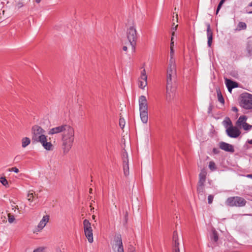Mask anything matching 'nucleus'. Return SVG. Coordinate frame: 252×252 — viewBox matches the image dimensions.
<instances>
[{"mask_svg": "<svg viewBox=\"0 0 252 252\" xmlns=\"http://www.w3.org/2000/svg\"><path fill=\"white\" fill-rule=\"evenodd\" d=\"M224 252H234L233 251H225Z\"/></svg>", "mask_w": 252, "mask_h": 252, "instance_id": "60", "label": "nucleus"}, {"mask_svg": "<svg viewBox=\"0 0 252 252\" xmlns=\"http://www.w3.org/2000/svg\"><path fill=\"white\" fill-rule=\"evenodd\" d=\"M226 133L229 137L234 138H237L241 134L239 128L234 126H229V128L226 129Z\"/></svg>", "mask_w": 252, "mask_h": 252, "instance_id": "10", "label": "nucleus"}, {"mask_svg": "<svg viewBox=\"0 0 252 252\" xmlns=\"http://www.w3.org/2000/svg\"><path fill=\"white\" fill-rule=\"evenodd\" d=\"M128 47H131L128 44V43L126 44V45H124L123 47V50L124 51H126L127 50V48Z\"/></svg>", "mask_w": 252, "mask_h": 252, "instance_id": "42", "label": "nucleus"}, {"mask_svg": "<svg viewBox=\"0 0 252 252\" xmlns=\"http://www.w3.org/2000/svg\"><path fill=\"white\" fill-rule=\"evenodd\" d=\"M173 252H180L179 248L173 249Z\"/></svg>", "mask_w": 252, "mask_h": 252, "instance_id": "49", "label": "nucleus"}, {"mask_svg": "<svg viewBox=\"0 0 252 252\" xmlns=\"http://www.w3.org/2000/svg\"><path fill=\"white\" fill-rule=\"evenodd\" d=\"M176 76L166 73V83H174Z\"/></svg>", "mask_w": 252, "mask_h": 252, "instance_id": "20", "label": "nucleus"}, {"mask_svg": "<svg viewBox=\"0 0 252 252\" xmlns=\"http://www.w3.org/2000/svg\"><path fill=\"white\" fill-rule=\"evenodd\" d=\"M44 250V248H38L34 250L33 252H43Z\"/></svg>", "mask_w": 252, "mask_h": 252, "instance_id": "39", "label": "nucleus"}, {"mask_svg": "<svg viewBox=\"0 0 252 252\" xmlns=\"http://www.w3.org/2000/svg\"><path fill=\"white\" fill-rule=\"evenodd\" d=\"M62 252L60 248H57L56 250V252Z\"/></svg>", "mask_w": 252, "mask_h": 252, "instance_id": "50", "label": "nucleus"}, {"mask_svg": "<svg viewBox=\"0 0 252 252\" xmlns=\"http://www.w3.org/2000/svg\"><path fill=\"white\" fill-rule=\"evenodd\" d=\"M1 184L4 186L6 188L9 187V182L5 179V177H1Z\"/></svg>", "mask_w": 252, "mask_h": 252, "instance_id": "28", "label": "nucleus"}, {"mask_svg": "<svg viewBox=\"0 0 252 252\" xmlns=\"http://www.w3.org/2000/svg\"><path fill=\"white\" fill-rule=\"evenodd\" d=\"M5 218H4V220H2L3 221H5Z\"/></svg>", "mask_w": 252, "mask_h": 252, "instance_id": "62", "label": "nucleus"}, {"mask_svg": "<svg viewBox=\"0 0 252 252\" xmlns=\"http://www.w3.org/2000/svg\"><path fill=\"white\" fill-rule=\"evenodd\" d=\"M219 240L218 234L217 231L214 229L212 228V233L210 234V241L212 244L211 247L212 248L216 246V243Z\"/></svg>", "mask_w": 252, "mask_h": 252, "instance_id": "14", "label": "nucleus"}, {"mask_svg": "<svg viewBox=\"0 0 252 252\" xmlns=\"http://www.w3.org/2000/svg\"><path fill=\"white\" fill-rule=\"evenodd\" d=\"M225 84L229 92H231L233 88L237 87L236 83L228 79H225Z\"/></svg>", "mask_w": 252, "mask_h": 252, "instance_id": "18", "label": "nucleus"}, {"mask_svg": "<svg viewBox=\"0 0 252 252\" xmlns=\"http://www.w3.org/2000/svg\"><path fill=\"white\" fill-rule=\"evenodd\" d=\"M197 191L200 195H202L204 192V184H198Z\"/></svg>", "mask_w": 252, "mask_h": 252, "instance_id": "30", "label": "nucleus"}, {"mask_svg": "<svg viewBox=\"0 0 252 252\" xmlns=\"http://www.w3.org/2000/svg\"><path fill=\"white\" fill-rule=\"evenodd\" d=\"M220 148L226 152L233 153L234 151L233 147L232 145L224 142H221L220 143Z\"/></svg>", "mask_w": 252, "mask_h": 252, "instance_id": "16", "label": "nucleus"}, {"mask_svg": "<svg viewBox=\"0 0 252 252\" xmlns=\"http://www.w3.org/2000/svg\"><path fill=\"white\" fill-rule=\"evenodd\" d=\"M173 240L174 241V249L179 248L178 246H179V243L178 241L177 232L175 231L174 232V234H173Z\"/></svg>", "mask_w": 252, "mask_h": 252, "instance_id": "27", "label": "nucleus"}, {"mask_svg": "<svg viewBox=\"0 0 252 252\" xmlns=\"http://www.w3.org/2000/svg\"><path fill=\"white\" fill-rule=\"evenodd\" d=\"M119 125L123 129L124 128L125 125V119L123 118H120L119 120Z\"/></svg>", "mask_w": 252, "mask_h": 252, "instance_id": "34", "label": "nucleus"}, {"mask_svg": "<svg viewBox=\"0 0 252 252\" xmlns=\"http://www.w3.org/2000/svg\"><path fill=\"white\" fill-rule=\"evenodd\" d=\"M174 10L177 11L176 8H175Z\"/></svg>", "mask_w": 252, "mask_h": 252, "instance_id": "63", "label": "nucleus"}, {"mask_svg": "<svg viewBox=\"0 0 252 252\" xmlns=\"http://www.w3.org/2000/svg\"><path fill=\"white\" fill-rule=\"evenodd\" d=\"M166 73L177 75L176 65L175 60H170L168 67L167 68Z\"/></svg>", "mask_w": 252, "mask_h": 252, "instance_id": "12", "label": "nucleus"}, {"mask_svg": "<svg viewBox=\"0 0 252 252\" xmlns=\"http://www.w3.org/2000/svg\"><path fill=\"white\" fill-rule=\"evenodd\" d=\"M92 190H93L92 189H90V191H90V193H92Z\"/></svg>", "mask_w": 252, "mask_h": 252, "instance_id": "57", "label": "nucleus"}, {"mask_svg": "<svg viewBox=\"0 0 252 252\" xmlns=\"http://www.w3.org/2000/svg\"><path fill=\"white\" fill-rule=\"evenodd\" d=\"M8 222L11 223L14 222L15 218L13 216L11 215L10 214H8Z\"/></svg>", "mask_w": 252, "mask_h": 252, "instance_id": "35", "label": "nucleus"}, {"mask_svg": "<svg viewBox=\"0 0 252 252\" xmlns=\"http://www.w3.org/2000/svg\"><path fill=\"white\" fill-rule=\"evenodd\" d=\"M221 7V5H220L219 4L218 6L217 9L216 11V14H217L219 13V10H220V8Z\"/></svg>", "mask_w": 252, "mask_h": 252, "instance_id": "44", "label": "nucleus"}, {"mask_svg": "<svg viewBox=\"0 0 252 252\" xmlns=\"http://www.w3.org/2000/svg\"><path fill=\"white\" fill-rule=\"evenodd\" d=\"M178 14L176 13V18L174 19V16H173V19H172V24H173V22L175 23L176 22H178Z\"/></svg>", "mask_w": 252, "mask_h": 252, "instance_id": "41", "label": "nucleus"}, {"mask_svg": "<svg viewBox=\"0 0 252 252\" xmlns=\"http://www.w3.org/2000/svg\"><path fill=\"white\" fill-rule=\"evenodd\" d=\"M41 0H35V1L37 2V3H39L40 2Z\"/></svg>", "mask_w": 252, "mask_h": 252, "instance_id": "55", "label": "nucleus"}, {"mask_svg": "<svg viewBox=\"0 0 252 252\" xmlns=\"http://www.w3.org/2000/svg\"><path fill=\"white\" fill-rule=\"evenodd\" d=\"M92 218H93V219L94 220H95V216L94 215H93V216H92Z\"/></svg>", "mask_w": 252, "mask_h": 252, "instance_id": "54", "label": "nucleus"}, {"mask_svg": "<svg viewBox=\"0 0 252 252\" xmlns=\"http://www.w3.org/2000/svg\"><path fill=\"white\" fill-rule=\"evenodd\" d=\"M44 132L45 130L40 126H34L32 128V139L39 142L45 150H52L53 145L51 142L47 141V136L44 134Z\"/></svg>", "mask_w": 252, "mask_h": 252, "instance_id": "2", "label": "nucleus"}, {"mask_svg": "<svg viewBox=\"0 0 252 252\" xmlns=\"http://www.w3.org/2000/svg\"><path fill=\"white\" fill-rule=\"evenodd\" d=\"M249 143L250 144H252V140H250V141H249Z\"/></svg>", "mask_w": 252, "mask_h": 252, "instance_id": "56", "label": "nucleus"}, {"mask_svg": "<svg viewBox=\"0 0 252 252\" xmlns=\"http://www.w3.org/2000/svg\"><path fill=\"white\" fill-rule=\"evenodd\" d=\"M175 32L172 31V36L171 37H173L174 38V36L175 35Z\"/></svg>", "mask_w": 252, "mask_h": 252, "instance_id": "51", "label": "nucleus"}, {"mask_svg": "<svg viewBox=\"0 0 252 252\" xmlns=\"http://www.w3.org/2000/svg\"><path fill=\"white\" fill-rule=\"evenodd\" d=\"M222 123L226 129L229 128V126H233L232 123L229 118H226Z\"/></svg>", "mask_w": 252, "mask_h": 252, "instance_id": "24", "label": "nucleus"}, {"mask_svg": "<svg viewBox=\"0 0 252 252\" xmlns=\"http://www.w3.org/2000/svg\"><path fill=\"white\" fill-rule=\"evenodd\" d=\"M240 105L246 109H252V94L246 93L241 96Z\"/></svg>", "mask_w": 252, "mask_h": 252, "instance_id": "5", "label": "nucleus"}, {"mask_svg": "<svg viewBox=\"0 0 252 252\" xmlns=\"http://www.w3.org/2000/svg\"><path fill=\"white\" fill-rule=\"evenodd\" d=\"M247 117L245 116H240L236 122V126L240 128H243L245 130L248 131L252 127V125H250L246 123Z\"/></svg>", "mask_w": 252, "mask_h": 252, "instance_id": "9", "label": "nucleus"}, {"mask_svg": "<svg viewBox=\"0 0 252 252\" xmlns=\"http://www.w3.org/2000/svg\"><path fill=\"white\" fill-rule=\"evenodd\" d=\"M247 28V25L245 23L240 22L238 23L237 30L241 31V30H245Z\"/></svg>", "mask_w": 252, "mask_h": 252, "instance_id": "29", "label": "nucleus"}, {"mask_svg": "<svg viewBox=\"0 0 252 252\" xmlns=\"http://www.w3.org/2000/svg\"><path fill=\"white\" fill-rule=\"evenodd\" d=\"M206 175L207 172L206 170L205 169L201 170L200 173L199 174V180L198 182V184H204L206 180Z\"/></svg>", "mask_w": 252, "mask_h": 252, "instance_id": "17", "label": "nucleus"}, {"mask_svg": "<svg viewBox=\"0 0 252 252\" xmlns=\"http://www.w3.org/2000/svg\"><path fill=\"white\" fill-rule=\"evenodd\" d=\"M246 203V200L239 196L230 197L226 201V204L229 206L243 207Z\"/></svg>", "mask_w": 252, "mask_h": 252, "instance_id": "6", "label": "nucleus"}, {"mask_svg": "<svg viewBox=\"0 0 252 252\" xmlns=\"http://www.w3.org/2000/svg\"><path fill=\"white\" fill-rule=\"evenodd\" d=\"M209 168L212 171H214L216 169V164L214 161H210L209 164Z\"/></svg>", "mask_w": 252, "mask_h": 252, "instance_id": "33", "label": "nucleus"}, {"mask_svg": "<svg viewBox=\"0 0 252 252\" xmlns=\"http://www.w3.org/2000/svg\"><path fill=\"white\" fill-rule=\"evenodd\" d=\"M176 86L175 83H166V99L168 101H171L176 96Z\"/></svg>", "mask_w": 252, "mask_h": 252, "instance_id": "7", "label": "nucleus"}, {"mask_svg": "<svg viewBox=\"0 0 252 252\" xmlns=\"http://www.w3.org/2000/svg\"><path fill=\"white\" fill-rule=\"evenodd\" d=\"M84 233L89 242L92 243L94 241L93 231H85Z\"/></svg>", "mask_w": 252, "mask_h": 252, "instance_id": "22", "label": "nucleus"}, {"mask_svg": "<svg viewBox=\"0 0 252 252\" xmlns=\"http://www.w3.org/2000/svg\"><path fill=\"white\" fill-rule=\"evenodd\" d=\"M177 28H178V25H175V23L174 22H173V24H172V27L171 28L172 31L175 32L177 30Z\"/></svg>", "mask_w": 252, "mask_h": 252, "instance_id": "37", "label": "nucleus"}, {"mask_svg": "<svg viewBox=\"0 0 252 252\" xmlns=\"http://www.w3.org/2000/svg\"><path fill=\"white\" fill-rule=\"evenodd\" d=\"M246 176L247 178L252 179V174H247Z\"/></svg>", "mask_w": 252, "mask_h": 252, "instance_id": "48", "label": "nucleus"}, {"mask_svg": "<svg viewBox=\"0 0 252 252\" xmlns=\"http://www.w3.org/2000/svg\"><path fill=\"white\" fill-rule=\"evenodd\" d=\"M83 226H84V232L88 231H93V229H92V228L91 226V223L87 219H85L83 221Z\"/></svg>", "mask_w": 252, "mask_h": 252, "instance_id": "19", "label": "nucleus"}, {"mask_svg": "<svg viewBox=\"0 0 252 252\" xmlns=\"http://www.w3.org/2000/svg\"><path fill=\"white\" fill-rule=\"evenodd\" d=\"M127 212H126V214L125 215V218L126 219V218L127 217Z\"/></svg>", "mask_w": 252, "mask_h": 252, "instance_id": "59", "label": "nucleus"}, {"mask_svg": "<svg viewBox=\"0 0 252 252\" xmlns=\"http://www.w3.org/2000/svg\"><path fill=\"white\" fill-rule=\"evenodd\" d=\"M225 0H221L219 3V4L220 5H221L223 4V3L225 2Z\"/></svg>", "mask_w": 252, "mask_h": 252, "instance_id": "47", "label": "nucleus"}, {"mask_svg": "<svg viewBox=\"0 0 252 252\" xmlns=\"http://www.w3.org/2000/svg\"><path fill=\"white\" fill-rule=\"evenodd\" d=\"M205 25L207 27V38H208L207 44H208V46L210 47L211 46L212 43L213 32L211 29V27H210V24L206 23H205Z\"/></svg>", "mask_w": 252, "mask_h": 252, "instance_id": "15", "label": "nucleus"}, {"mask_svg": "<svg viewBox=\"0 0 252 252\" xmlns=\"http://www.w3.org/2000/svg\"><path fill=\"white\" fill-rule=\"evenodd\" d=\"M9 201L11 203V206L12 210L16 209L17 210H18L19 212H20V210L22 209V207H19L17 205H15V203L13 201H12L10 200H9Z\"/></svg>", "mask_w": 252, "mask_h": 252, "instance_id": "32", "label": "nucleus"}, {"mask_svg": "<svg viewBox=\"0 0 252 252\" xmlns=\"http://www.w3.org/2000/svg\"><path fill=\"white\" fill-rule=\"evenodd\" d=\"M31 143V140L28 137H24L22 139V146L23 148L26 147Z\"/></svg>", "mask_w": 252, "mask_h": 252, "instance_id": "25", "label": "nucleus"}, {"mask_svg": "<svg viewBox=\"0 0 252 252\" xmlns=\"http://www.w3.org/2000/svg\"><path fill=\"white\" fill-rule=\"evenodd\" d=\"M249 13L251 14L252 13V11L249 12Z\"/></svg>", "mask_w": 252, "mask_h": 252, "instance_id": "61", "label": "nucleus"}, {"mask_svg": "<svg viewBox=\"0 0 252 252\" xmlns=\"http://www.w3.org/2000/svg\"><path fill=\"white\" fill-rule=\"evenodd\" d=\"M27 200L30 202V205L32 206V202L33 200V193L29 192L27 194Z\"/></svg>", "mask_w": 252, "mask_h": 252, "instance_id": "31", "label": "nucleus"}, {"mask_svg": "<svg viewBox=\"0 0 252 252\" xmlns=\"http://www.w3.org/2000/svg\"><path fill=\"white\" fill-rule=\"evenodd\" d=\"M49 219L48 216H44L38 224L35 231H34V233L40 231L46 225L47 223L49 221Z\"/></svg>", "mask_w": 252, "mask_h": 252, "instance_id": "13", "label": "nucleus"}, {"mask_svg": "<svg viewBox=\"0 0 252 252\" xmlns=\"http://www.w3.org/2000/svg\"><path fill=\"white\" fill-rule=\"evenodd\" d=\"M112 195L114 198H115V193H114V189H113V192H112Z\"/></svg>", "mask_w": 252, "mask_h": 252, "instance_id": "52", "label": "nucleus"}, {"mask_svg": "<svg viewBox=\"0 0 252 252\" xmlns=\"http://www.w3.org/2000/svg\"><path fill=\"white\" fill-rule=\"evenodd\" d=\"M20 207H22V209L20 210V211H21L22 210H24L26 208V205L25 204H23V203H22L21 206Z\"/></svg>", "mask_w": 252, "mask_h": 252, "instance_id": "45", "label": "nucleus"}, {"mask_svg": "<svg viewBox=\"0 0 252 252\" xmlns=\"http://www.w3.org/2000/svg\"><path fill=\"white\" fill-rule=\"evenodd\" d=\"M140 117L141 122L146 124L148 121V104L147 98L144 95H141L138 99Z\"/></svg>", "mask_w": 252, "mask_h": 252, "instance_id": "3", "label": "nucleus"}, {"mask_svg": "<svg viewBox=\"0 0 252 252\" xmlns=\"http://www.w3.org/2000/svg\"><path fill=\"white\" fill-rule=\"evenodd\" d=\"M123 169H124V173L125 175L126 176L128 175H129V167H128L127 159H125L124 160Z\"/></svg>", "mask_w": 252, "mask_h": 252, "instance_id": "21", "label": "nucleus"}, {"mask_svg": "<svg viewBox=\"0 0 252 252\" xmlns=\"http://www.w3.org/2000/svg\"><path fill=\"white\" fill-rule=\"evenodd\" d=\"M213 152L215 153H217V150L216 149H213Z\"/></svg>", "mask_w": 252, "mask_h": 252, "instance_id": "53", "label": "nucleus"}, {"mask_svg": "<svg viewBox=\"0 0 252 252\" xmlns=\"http://www.w3.org/2000/svg\"><path fill=\"white\" fill-rule=\"evenodd\" d=\"M249 6H252V1L249 4Z\"/></svg>", "mask_w": 252, "mask_h": 252, "instance_id": "58", "label": "nucleus"}, {"mask_svg": "<svg viewBox=\"0 0 252 252\" xmlns=\"http://www.w3.org/2000/svg\"><path fill=\"white\" fill-rule=\"evenodd\" d=\"M213 198H214V197L212 195H209L208 196V203L209 204H211L212 203V201H213Z\"/></svg>", "mask_w": 252, "mask_h": 252, "instance_id": "38", "label": "nucleus"}, {"mask_svg": "<svg viewBox=\"0 0 252 252\" xmlns=\"http://www.w3.org/2000/svg\"><path fill=\"white\" fill-rule=\"evenodd\" d=\"M217 93L219 101L223 104L224 103V100L220 89H217Z\"/></svg>", "mask_w": 252, "mask_h": 252, "instance_id": "26", "label": "nucleus"}, {"mask_svg": "<svg viewBox=\"0 0 252 252\" xmlns=\"http://www.w3.org/2000/svg\"><path fill=\"white\" fill-rule=\"evenodd\" d=\"M232 111L236 112L238 111V109L236 107H233L232 108Z\"/></svg>", "mask_w": 252, "mask_h": 252, "instance_id": "46", "label": "nucleus"}, {"mask_svg": "<svg viewBox=\"0 0 252 252\" xmlns=\"http://www.w3.org/2000/svg\"><path fill=\"white\" fill-rule=\"evenodd\" d=\"M11 171H14L15 173L19 172V169L16 167H13L11 168Z\"/></svg>", "mask_w": 252, "mask_h": 252, "instance_id": "43", "label": "nucleus"}, {"mask_svg": "<svg viewBox=\"0 0 252 252\" xmlns=\"http://www.w3.org/2000/svg\"><path fill=\"white\" fill-rule=\"evenodd\" d=\"M174 38L173 37H171V43H170V60H175L174 59V43L173 41Z\"/></svg>", "mask_w": 252, "mask_h": 252, "instance_id": "23", "label": "nucleus"}, {"mask_svg": "<svg viewBox=\"0 0 252 252\" xmlns=\"http://www.w3.org/2000/svg\"><path fill=\"white\" fill-rule=\"evenodd\" d=\"M147 85V76L146 70L144 69L141 73V75L138 80V86L141 89L144 90Z\"/></svg>", "mask_w": 252, "mask_h": 252, "instance_id": "11", "label": "nucleus"}, {"mask_svg": "<svg viewBox=\"0 0 252 252\" xmlns=\"http://www.w3.org/2000/svg\"><path fill=\"white\" fill-rule=\"evenodd\" d=\"M127 37L128 40V44L129 45L131 49L134 51L137 38V32L135 25L133 23L129 25L127 29Z\"/></svg>", "mask_w": 252, "mask_h": 252, "instance_id": "4", "label": "nucleus"}, {"mask_svg": "<svg viewBox=\"0 0 252 252\" xmlns=\"http://www.w3.org/2000/svg\"><path fill=\"white\" fill-rule=\"evenodd\" d=\"M24 6V4L21 1L18 2L15 5V8L17 9H20Z\"/></svg>", "mask_w": 252, "mask_h": 252, "instance_id": "36", "label": "nucleus"}, {"mask_svg": "<svg viewBox=\"0 0 252 252\" xmlns=\"http://www.w3.org/2000/svg\"><path fill=\"white\" fill-rule=\"evenodd\" d=\"M61 133L62 149L64 154H66L71 149L75 137L74 128L69 125L63 124L58 125L49 129V135H55Z\"/></svg>", "mask_w": 252, "mask_h": 252, "instance_id": "1", "label": "nucleus"}, {"mask_svg": "<svg viewBox=\"0 0 252 252\" xmlns=\"http://www.w3.org/2000/svg\"><path fill=\"white\" fill-rule=\"evenodd\" d=\"M111 245L113 252H124L123 242L120 235H117L115 237Z\"/></svg>", "mask_w": 252, "mask_h": 252, "instance_id": "8", "label": "nucleus"}, {"mask_svg": "<svg viewBox=\"0 0 252 252\" xmlns=\"http://www.w3.org/2000/svg\"><path fill=\"white\" fill-rule=\"evenodd\" d=\"M247 51L249 53V56H251L252 55V47L250 46H248L247 47Z\"/></svg>", "mask_w": 252, "mask_h": 252, "instance_id": "40", "label": "nucleus"}]
</instances>
